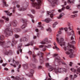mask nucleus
<instances>
[{
  "mask_svg": "<svg viewBox=\"0 0 80 80\" xmlns=\"http://www.w3.org/2000/svg\"><path fill=\"white\" fill-rule=\"evenodd\" d=\"M32 2L31 4L33 7H35L36 9H40L42 3V0H30Z\"/></svg>",
  "mask_w": 80,
  "mask_h": 80,
  "instance_id": "1",
  "label": "nucleus"
},
{
  "mask_svg": "<svg viewBox=\"0 0 80 80\" xmlns=\"http://www.w3.org/2000/svg\"><path fill=\"white\" fill-rule=\"evenodd\" d=\"M63 49L64 51H67L68 50V51H67L65 52V53L67 55H70L69 56V57L70 58H73L75 57V55H73V50L72 49H68L66 47H63Z\"/></svg>",
  "mask_w": 80,
  "mask_h": 80,
  "instance_id": "2",
  "label": "nucleus"
},
{
  "mask_svg": "<svg viewBox=\"0 0 80 80\" xmlns=\"http://www.w3.org/2000/svg\"><path fill=\"white\" fill-rule=\"evenodd\" d=\"M7 28H6L5 30L4 31V33L5 35L7 36V37L10 36L12 35V30H11L10 28H11V26L10 25H9V26H7Z\"/></svg>",
  "mask_w": 80,
  "mask_h": 80,
  "instance_id": "3",
  "label": "nucleus"
},
{
  "mask_svg": "<svg viewBox=\"0 0 80 80\" xmlns=\"http://www.w3.org/2000/svg\"><path fill=\"white\" fill-rule=\"evenodd\" d=\"M63 40H64L63 38H60V40H59V38H58L57 37L56 38V41L57 43L60 44V45L61 47H62V45H63L64 46L65 45V42H63Z\"/></svg>",
  "mask_w": 80,
  "mask_h": 80,
  "instance_id": "4",
  "label": "nucleus"
},
{
  "mask_svg": "<svg viewBox=\"0 0 80 80\" xmlns=\"http://www.w3.org/2000/svg\"><path fill=\"white\" fill-rule=\"evenodd\" d=\"M21 21H22L23 24L21 26V28L22 29H24L27 27V20L25 19H22L21 20Z\"/></svg>",
  "mask_w": 80,
  "mask_h": 80,
  "instance_id": "5",
  "label": "nucleus"
},
{
  "mask_svg": "<svg viewBox=\"0 0 80 80\" xmlns=\"http://www.w3.org/2000/svg\"><path fill=\"white\" fill-rule=\"evenodd\" d=\"M39 47L40 48H42V51H45L46 50V48H51V45H48V46H45L42 45H41L39 46Z\"/></svg>",
  "mask_w": 80,
  "mask_h": 80,
  "instance_id": "6",
  "label": "nucleus"
},
{
  "mask_svg": "<svg viewBox=\"0 0 80 80\" xmlns=\"http://www.w3.org/2000/svg\"><path fill=\"white\" fill-rule=\"evenodd\" d=\"M12 62L14 64H14L13 65L11 63L10 64V65L12 66H13L14 68H15V67H17L16 65H18V64H19V62H18L14 60V59H12Z\"/></svg>",
  "mask_w": 80,
  "mask_h": 80,
  "instance_id": "7",
  "label": "nucleus"
},
{
  "mask_svg": "<svg viewBox=\"0 0 80 80\" xmlns=\"http://www.w3.org/2000/svg\"><path fill=\"white\" fill-rule=\"evenodd\" d=\"M54 12H55V10H52V11L50 12L48 11L47 12V14L48 15H50V17H51V18H52L53 17V14H52V13H54Z\"/></svg>",
  "mask_w": 80,
  "mask_h": 80,
  "instance_id": "8",
  "label": "nucleus"
},
{
  "mask_svg": "<svg viewBox=\"0 0 80 80\" xmlns=\"http://www.w3.org/2000/svg\"><path fill=\"white\" fill-rule=\"evenodd\" d=\"M0 45H2V47L4 48H8V46H6V45H5L4 42H2V41H0Z\"/></svg>",
  "mask_w": 80,
  "mask_h": 80,
  "instance_id": "9",
  "label": "nucleus"
},
{
  "mask_svg": "<svg viewBox=\"0 0 80 80\" xmlns=\"http://www.w3.org/2000/svg\"><path fill=\"white\" fill-rule=\"evenodd\" d=\"M48 1L51 2L52 5H53L58 2V0H48Z\"/></svg>",
  "mask_w": 80,
  "mask_h": 80,
  "instance_id": "10",
  "label": "nucleus"
},
{
  "mask_svg": "<svg viewBox=\"0 0 80 80\" xmlns=\"http://www.w3.org/2000/svg\"><path fill=\"white\" fill-rule=\"evenodd\" d=\"M11 78H14L15 80H23V78H21L20 77H18L16 76V77H14L13 76H12L11 77Z\"/></svg>",
  "mask_w": 80,
  "mask_h": 80,
  "instance_id": "11",
  "label": "nucleus"
},
{
  "mask_svg": "<svg viewBox=\"0 0 80 80\" xmlns=\"http://www.w3.org/2000/svg\"><path fill=\"white\" fill-rule=\"evenodd\" d=\"M64 5H62V7H63L61 9H59L58 10V12H61L62 11H63L64 9H65V7H64V5H67V2H64Z\"/></svg>",
  "mask_w": 80,
  "mask_h": 80,
  "instance_id": "12",
  "label": "nucleus"
},
{
  "mask_svg": "<svg viewBox=\"0 0 80 80\" xmlns=\"http://www.w3.org/2000/svg\"><path fill=\"white\" fill-rule=\"evenodd\" d=\"M34 43V41L33 40L32 41L29 43L27 44H26L25 45V47H27V46H30V45H33V44Z\"/></svg>",
  "mask_w": 80,
  "mask_h": 80,
  "instance_id": "13",
  "label": "nucleus"
},
{
  "mask_svg": "<svg viewBox=\"0 0 80 80\" xmlns=\"http://www.w3.org/2000/svg\"><path fill=\"white\" fill-rule=\"evenodd\" d=\"M22 43H20L18 45V49L19 50V48L20 49L22 47ZM19 51L20 52V53H22V49H20Z\"/></svg>",
  "mask_w": 80,
  "mask_h": 80,
  "instance_id": "14",
  "label": "nucleus"
},
{
  "mask_svg": "<svg viewBox=\"0 0 80 80\" xmlns=\"http://www.w3.org/2000/svg\"><path fill=\"white\" fill-rule=\"evenodd\" d=\"M46 42H48V38H46L41 42L42 44H45Z\"/></svg>",
  "mask_w": 80,
  "mask_h": 80,
  "instance_id": "15",
  "label": "nucleus"
},
{
  "mask_svg": "<svg viewBox=\"0 0 80 80\" xmlns=\"http://www.w3.org/2000/svg\"><path fill=\"white\" fill-rule=\"evenodd\" d=\"M12 24L14 27H16L17 25V22L16 20H14L12 22Z\"/></svg>",
  "mask_w": 80,
  "mask_h": 80,
  "instance_id": "16",
  "label": "nucleus"
},
{
  "mask_svg": "<svg viewBox=\"0 0 80 80\" xmlns=\"http://www.w3.org/2000/svg\"><path fill=\"white\" fill-rule=\"evenodd\" d=\"M40 62L41 64H42V63L43 62V56L39 57Z\"/></svg>",
  "mask_w": 80,
  "mask_h": 80,
  "instance_id": "17",
  "label": "nucleus"
},
{
  "mask_svg": "<svg viewBox=\"0 0 80 80\" xmlns=\"http://www.w3.org/2000/svg\"><path fill=\"white\" fill-rule=\"evenodd\" d=\"M54 71L56 72H61L62 71V68H55Z\"/></svg>",
  "mask_w": 80,
  "mask_h": 80,
  "instance_id": "18",
  "label": "nucleus"
},
{
  "mask_svg": "<svg viewBox=\"0 0 80 80\" xmlns=\"http://www.w3.org/2000/svg\"><path fill=\"white\" fill-rule=\"evenodd\" d=\"M5 13H6L7 15H8L9 16H12V13H10V12H8V11H4Z\"/></svg>",
  "mask_w": 80,
  "mask_h": 80,
  "instance_id": "19",
  "label": "nucleus"
},
{
  "mask_svg": "<svg viewBox=\"0 0 80 80\" xmlns=\"http://www.w3.org/2000/svg\"><path fill=\"white\" fill-rule=\"evenodd\" d=\"M34 73V70L33 69L31 70H30V77L33 76V75Z\"/></svg>",
  "mask_w": 80,
  "mask_h": 80,
  "instance_id": "20",
  "label": "nucleus"
},
{
  "mask_svg": "<svg viewBox=\"0 0 80 80\" xmlns=\"http://www.w3.org/2000/svg\"><path fill=\"white\" fill-rule=\"evenodd\" d=\"M2 2L3 3V5H4V6H5V7L8 6V5L6 3L7 2L4 0H2Z\"/></svg>",
  "mask_w": 80,
  "mask_h": 80,
  "instance_id": "21",
  "label": "nucleus"
},
{
  "mask_svg": "<svg viewBox=\"0 0 80 80\" xmlns=\"http://www.w3.org/2000/svg\"><path fill=\"white\" fill-rule=\"evenodd\" d=\"M41 22H39L38 23V27H40L41 28V30H43V27H42L41 25Z\"/></svg>",
  "mask_w": 80,
  "mask_h": 80,
  "instance_id": "22",
  "label": "nucleus"
},
{
  "mask_svg": "<svg viewBox=\"0 0 80 80\" xmlns=\"http://www.w3.org/2000/svg\"><path fill=\"white\" fill-rule=\"evenodd\" d=\"M63 15H64V14L63 13H61L60 14L59 16L57 18L58 19H60V18H62Z\"/></svg>",
  "mask_w": 80,
  "mask_h": 80,
  "instance_id": "23",
  "label": "nucleus"
},
{
  "mask_svg": "<svg viewBox=\"0 0 80 80\" xmlns=\"http://www.w3.org/2000/svg\"><path fill=\"white\" fill-rule=\"evenodd\" d=\"M22 66L25 69H27L28 68V64H23Z\"/></svg>",
  "mask_w": 80,
  "mask_h": 80,
  "instance_id": "24",
  "label": "nucleus"
},
{
  "mask_svg": "<svg viewBox=\"0 0 80 80\" xmlns=\"http://www.w3.org/2000/svg\"><path fill=\"white\" fill-rule=\"evenodd\" d=\"M55 62H60V58H55Z\"/></svg>",
  "mask_w": 80,
  "mask_h": 80,
  "instance_id": "25",
  "label": "nucleus"
},
{
  "mask_svg": "<svg viewBox=\"0 0 80 80\" xmlns=\"http://www.w3.org/2000/svg\"><path fill=\"white\" fill-rule=\"evenodd\" d=\"M75 38V34H74V33H73L72 34V36L71 37V40H74Z\"/></svg>",
  "mask_w": 80,
  "mask_h": 80,
  "instance_id": "26",
  "label": "nucleus"
},
{
  "mask_svg": "<svg viewBox=\"0 0 80 80\" xmlns=\"http://www.w3.org/2000/svg\"><path fill=\"white\" fill-rule=\"evenodd\" d=\"M2 18L3 19H4V20H5L6 21H9V18H6L5 16H3L2 17Z\"/></svg>",
  "mask_w": 80,
  "mask_h": 80,
  "instance_id": "27",
  "label": "nucleus"
},
{
  "mask_svg": "<svg viewBox=\"0 0 80 80\" xmlns=\"http://www.w3.org/2000/svg\"><path fill=\"white\" fill-rule=\"evenodd\" d=\"M43 53L41 52H39V53L38 54V55L39 57H42L43 56Z\"/></svg>",
  "mask_w": 80,
  "mask_h": 80,
  "instance_id": "28",
  "label": "nucleus"
},
{
  "mask_svg": "<svg viewBox=\"0 0 80 80\" xmlns=\"http://www.w3.org/2000/svg\"><path fill=\"white\" fill-rule=\"evenodd\" d=\"M53 70V68L52 67L50 66L49 68L48 71H49V72H51Z\"/></svg>",
  "mask_w": 80,
  "mask_h": 80,
  "instance_id": "29",
  "label": "nucleus"
},
{
  "mask_svg": "<svg viewBox=\"0 0 80 80\" xmlns=\"http://www.w3.org/2000/svg\"><path fill=\"white\" fill-rule=\"evenodd\" d=\"M44 21L45 22H47V23H48V22H50V18L46 19Z\"/></svg>",
  "mask_w": 80,
  "mask_h": 80,
  "instance_id": "30",
  "label": "nucleus"
},
{
  "mask_svg": "<svg viewBox=\"0 0 80 80\" xmlns=\"http://www.w3.org/2000/svg\"><path fill=\"white\" fill-rule=\"evenodd\" d=\"M27 9V8H24L23 7L21 9H19V11H24V10H25Z\"/></svg>",
  "mask_w": 80,
  "mask_h": 80,
  "instance_id": "31",
  "label": "nucleus"
},
{
  "mask_svg": "<svg viewBox=\"0 0 80 80\" xmlns=\"http://www.w3.org/2000/svg\"><path fill=\"white\" fill-rule=\"evenodd\" d=\"M58 24V22H55L54 23V24H53V28H55L56 27V25Z\"/></svg>",
  "mask_w": 80,
  "mask_h": 80,
  "instance_id": "32",
  "label": "nucleus"
},
{
  "mask_svg": "<svg viewBox=\"0 0 80 80\" xmlns=\"http://www.w3.org/2000/svg\"><path fill=\"white\" fill-rule=\"evenodd\" d=\"M56 45H57L56 42H54V45L55 46L54 48H56L57 50H59V48H58V47H57L56 46Z\"/></svg>",
  "mask_w": 80,
  "mask_h": 80,
  "instance_id": "33",
  "label": "nucleus"
},
{
  "mask_svg": "<svg viewBox=\"0 0 80 80\" xmlns=\"http://www.w3.org/2000/svg\"><path fill=\"white\" fill-rule=\"evenodd\" d=\"M68 47H70V48H75L71 44H68Z\"/></svg>",
  "mask_w": 80,
  "mask_h": 80,
  "instance_id": "34",
  "label": "nucleus"
},
{
  "mask_svg": "<svg viewBox=\"0 0 80 80\" xmlns=\"http://www.w3.org/2000/svg\"><path fill=\"white\" fill-rule=\"evenodd\" d=\"M23 39V42H27L28 41V39L27 38H26L25 37L22 38Z\"/></svg>",
  "mask_w": 80,
  "mask_h": 80,
  "instance_id": "35",
  "label": "nucleus"
},
{
  "mask_svg": "<svg viewBox=\"0 0 80 80\" xmlns=\"http://www.w3.org/2000/svg\"><path fill=\"white\" fill-rule=\"evenodd\" d=\"M0 38L1 41L3 40V39H4V36L3 35H2V36H0Z\"/></svg>",
  "mask_w": 80,
  "mask_h": 80,
  "instance_id": "36",
  "label": "nucleus"
},
{
  "mask_svg": "<svg viewBox=\"0 0 80 80\" xmlns=\"http://www.w3.org/2000/svg\"><path fill=\"white\" fill-rule=\"evenodd\" d=\"M46 30L48 31V32H50V33H51L52 32V29L50 28H49L48 29H46Z\"/></svg>",
  "mask_w": 80,
  "mask_h": 80,
  "instance_id": "37",
  "label": "nucleus"
},
{
  "mask_svg": "<svg viewBox=\"0 0 80 80\" xmlns=\"http://www.w3.org/2000/svg\"><path fill=\"white\" fill-rule=\"evenodd\" d=\"M14 30H15V31L17 32H20L21 30L20 29L17 28L16 29H15Z\"/></svg>",
  "mask_w": 80,
  "mask_h": 80,
  "instance_id": "38",
  "label": "nucleus"
},
{
  "mask_svg": "<svg viewBox=\"0 0 80 80\" xmlns=\"http://www.w3.org/2000/svg\"><path fill=\"white\" fill-rule=\"evenodd\" d=\"M77 17V14L74 15H72L71 16V18H74L75 17Z\"/></svg>",
  "mask_w": 80,
  "mask_h": 80,
  "instance_id": "39",
  "label": "nucleus"
},
{
  "mask_svg": "<svg viewBox=\"0 0 80 80\" xmlns=\"http://www.w3.org/2000/svg\"><path fill=\"white\" fill-rule=\"evenodd\" d=\"M27 15H28V16L30 17H31V18H34V17H33V16H32V15L31 14H28Z\"/></svg>",
  "mask_w": 80,
  "mask_h": 80,
  "instance_id": "40",
  "label": "nucleus"
},
{
  "mask_svg": "<svg viewBox=\"0 0 80 80\" xmlns=\"http://www.w3.org/2000/svg\"><path fill=\"white\" fill-rule=\"evenodd\" d=\"M70 77L71 78V80H74V78L73 77V76H72V75H71Z\"/></svg>",
  "mask_w": 80,
  "mask_h": 80,
  "instance_id": "41",
  "label": "nucleus"
},
{
  "mask_svg": "<svg viewBox=\"0 0 80 80\" xmlns=\"http://www.w3.org/2000/svg\"><path fill=\"white\" fill-rule=\"evenodd\" d=\"M46 67H50V66L49 64V63H46Z\"/></svg>",
  "mask_w": 80,
  "mask_h": 80,
  "instance_id": "42",
  "label": "nucleus"
},
{
  "mask_svg": "<svg viewBox=\"0 0 80 80\" xmlns=\"http://www.w3.org/2000/svg\"><path fill=\"white\" fill-rule=\"evenodd\" d=\"M72 0H68V3H72Z\"/></svg>",
  "mask_w": 80,
  "mask_h": 80,
  "instance_id": "43",
  "label": "nucleus"
},
{
  "mask_svg": "<svg viewBox=\"0 0 80 80\" xmlns=\"http://www.w3.org/2000/svg\"><path fill=\"white\" fill-rule=\"evenodd\" d=\"M62 63L63 65H67V63H65V62L63 61L62 62Z\"/></svg>",
  "mask_w": 80,
  "mask_h": 80,
  "instance_id": "44",
  "label": "nucleus"
},
{
  "mask_svg": "<svg viewBox=\"0 0 80 80\" xmlns=\"http://www.w3.org/2000/svg\"><path fill=\"white\" fill-rule=\"evenodd\" d=\"M69 28L70 30H71V32H72V33H74V31H73V30H72V29H71L70 27H69Z\"/></svg>",
  "mask_w": 80,
  "mask_h": 80,
  "instance_id": "45",
  "label": "nucleus"
},
{
  "mask_svg": "<svg viewBox=\"0 0 80 80\" xmlns=\"http://www.w3.org/2000/svg\"><path fill=\"white\" fill-rule=\"evenodd\" d=\"M31 11L32 13H35V11L34 9H31Z\"/></svg>",
  "mask_w": 80,
  "mask_h": 80,
  "instance_id": "46",
  "label": "nucleus"
},
{
  "mask_svg": "<svg viewBox=\"0 0 80 80\" xmlns=\"http://www.w3.org/2000/svg\"><path fill=\"white\" fill-rule=\"evenodd\" d=\"M20 42H23V38L20 39Z\"/></svg>",
  "mask_w": 80,
  "mask_h": 80,
  "instance_id": "47",
  "label": "nucleus"
},
{
  "mask_svg": "<svg viewBox=\"0 0 80 80\" xmlns=\"http://www.w3.org/2000/svg\"><path fill=\"white\" fill-rule=\"evenodd\" d=\"M15 38H18V37H19V36L17 34H15Z\"/></svg>",
  "mask_w": 80,
  "mask_h": 80,
  "instance_id": "48",
  "label": "nucleus"
},
{
  "mask_svg": "<svg viewBox=\"0 0 80 80\" xmlns=\"http://www.w3.org/2000/svg\"><path fill=\"white\" fill-rule=\"evenodd\" d=\"M4 55H8L9 52H6L4 53Z\"/></svg>",
  "mask_w": 80,
  "mask_h": 80,
  "instance_id": "49",
  "label": "nucleus"
},
{
  "mask_svg": "<svg viewBox=\"0 0 80 80\" xmlns=\"http://www.w3.org/2000/svg\"><path fill=\"white\" fill-rule=\"evenodd\" d=\"M72 65H73V63H72V62H70L69 63L70 66V67H72Z\"/></svg>",
  "mask_w": 80,
  "mask_h": 80,
  "instance_id": "50",
  "label": "nucleus"
},
{
  "mask_svg": "<svg viewBox=\"0 0 80 80\" xmlns=\"http://www.w3.org/2000/svg\"><path fill=\"white\" fill-rule=\"evenodd\" d=\"M6 65H7V63H5V64H2V66H3V67H5V66H6Z\"/></svg>",
  "mask_w": 80,
  "mask_h": 80,
  "instance_id": "51",
  "label": "nucleus"
},
{
  "mask_svg": "<svg viewBox=\"0 0 80 80\" xmlns=\"http://www.w3.org/2000/svg\"><path fill=\"white\" fill-rule=\"evenodd\" d=\"M17 3V2H13L12 3V5H15Z\"/></svg>",
  "mask_w": 80,
  "mask_h": 80,
  "instance_id": "52",
  "label": "nucleus"
},
{
  "mask_svg": "<svg viewBox=\"0 0 80 80\" xmlns=\"http://www.w3.org/2000/svg\"><path fill=\"white\" fill-rule=\"evenodd\" d=\"M15 7H14L13 8V10L12 11L13 13H15Z\"/></svg>",
  "mask_w": 80,
  "mask_h": 80,
  "instance_id": "53",
  "label": "nucleus"
},
{
  "mask_svg": "<svg viewBox=\"0 0 80 80\" xmlns=\"http://www.w3.org/2000/svg\"><path fill=\"white\" fill-rule=\"evenodd\" d=\"M26 38H30V36L29 35H26Z\"/></svg>",
  "mask_w": 80,
  "mask_h": 80,
  "instance_id": "54",
  "label": "nucleus"
},
{
  "mask_svg": "<svg viewBox=\"0 0 80 80\" xmlns=\"http://www.w3.org/2000/svg\"><path fill=\"white\" fill-rule=\"evenodd\" d=\"M77 13H78V11H74L73 12H72V13L73 14Z\"/></svg>",
  "mask_w": 80,
  "mask_h": 80,
  "instance_id": "55",
  "label": "nucleus"
},
{
  "mask_svg": "<svg viewBox=\"0 0 80 80\" xmlns=\"http://www.w3.org/2000/svg\"><path fill=\"white\" fill-rule=\"evenodd\" d=\"M42 68V66H39L38 67V69H41Z\"/></svg>",
  "mask_w": 80,
  "mask_h": 80,
  "instance_id": "56",
  "label": "nucleus"
},
{
  "mask_svg": "<svg viewBox=\"0 0 80 80\" xmlns=\"http://www.w3.org/2000/svg\"><path fill=\"white\" fill-rule=\"evenodd\" d=\"M0 23H3V20L0 19Z\"/></svg>",
  "mask_w": 80,
  "mask_h": 80,
  "instance_id": "57",
  "label": "nucleus"
},
{
  "mask_svg": "<svg viewBox=\"0 0 80 80\" xmlns=\"http://www.w3.org/2000/svg\"><path fill=\"white\" fill-rule=\"evenodd\" d=\"M16 7L17 8H19L20 7V6L19 4H17L16 5Z\"/></svg>",
  "mask_w": 80,
  "mask_h": 80,
  "instance_id": "58",
  "label": "nucleus"
},
{
  "mask_svg": "<svg viewBox=\"0 0 80 80\" xmlns=\"http://www.w3.org/2000/svg\"><path fill=\"white\" fill-rule=\"evenodd\" d=\"M30 65L31 67H35V65L32 64H31Z\"/></svg>",
  "mask_w": 80,
  "mask_h": 80,
  "instance_id": "59",
  "label": "nucleus"
},
{
  "mask_svg": "<svg viewBox=\"0 0 80 80\" xmlns=\"http://www.w3.org/2000/svg\"><path fill=\"white\" fill-rule=\"evenodd\" d=\"M4 70H6V71L8 70V69L7 68H4Z\"/></svg>",
  "mask_w": 80,
  "mask_h": 80,
  "instance_id": "60",
  "label": "nucleus"
},
{
  "mask_svg": "<svg viewBox=\"0 0 80 80\" xmlns=\"http://www.w3.org/2000/svg\"><path fill=\"white\" fill-rule=\"evenodd\" d=\"M64 29H63V28H59V30H63Z\"/></svg>",
  "mask_w": 80,
  "mask_h": 80,
  "instance_id": "61",
  "label": "nucleus"
},
{
  "mask_svg": "<svg viewBox=\"0 0 80 80\" xmlns=\"http://www.w3.org/2000/svg\"><path fill=\"white\" fill-rule=\"evenodd\" d=\"M32 57H33V58H35V57H36V55L34 54H33Z\"/></svg>",
  "mask_w": 80,
  "mask_h": 80,
  "instance_id": "62",
  "label": "nucleus"
},
{
  "mask_svg": "<svg viewBox=\"0 0 80 80\" xmlns=\"http://www.w3.org/2000/svg\"><path fill=\"white\" fill-rule=\"evenodd\" d=\"M64 30L65 31H66V32H67V30H68V29H67V28H64Z\"/></svg>",
  "mask_w": 80,
  "mask_h": 80,
  "instance_id": "63",
  "label": "nucleus"
},
{
  "mask_svg": "<svg viewBox=\"0 0 80 80\" xmlns=\"http://www.w3.org/2000/svg\"><path fill=\"white\" fill-rule=\"evenodd\" d=\"M68 80V77H66L65 78V80Z\"/></svg>",
  "mask_w": 80,
  "mask_h": 80,
  "instance_id": "64",
  "label": "nucleus"
}]
</instances>
